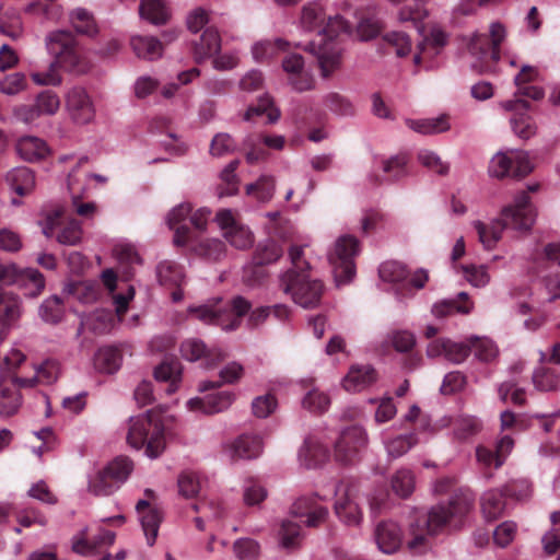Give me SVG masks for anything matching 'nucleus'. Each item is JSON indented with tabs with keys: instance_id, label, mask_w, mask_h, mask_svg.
Returning a JSON list of instances; mask_svg holds the SVG:
<instances>
[{
	"instance_id": "29",
	"label": "nucleus",
	"mask_w": 560,
	"mask_h": 560,
	"mask_svg": "<svg viewBox=\"0 0 560 560\" xmlns=\"http://www.w3.org/2000/svg\"><path fill=\"white\" fill-rule=\"evenodd\" d=\"M88 527H84L72 538V550L81 556L90 557L97 553V550L110 546L115 541V534L110 530H101L93 542L86 538Z\"/></svg>"
},
{
	"instance_id": "39",
	"label": "nucleus",
	"mask_w": 560,
	"mask_h": 560,
	"mask_svg": "<svg viewBox=\"0 0 560 560\" xmlns=\"http://www.w3.org/2000/svg\"><path fill=\"white\" fill-rule=\"evenodd\" d=\"M130 46L136 56L144 60H156L163 55V45L154 36L135 35L130 38Z\"/></svg>"
},
{
	"instance_id": "48",
	"label": "nucleus",
	"mask_w": 560,
	"mask_h": 560,
	"mask_svg": "<svg viewBox=\"0 0 560 560\" xmlns=\"http://www.w3.org/2000/svg\"><path fill=\"white\" fill-rule=\"evenodd\" d=\"M470 352L481 362L490 363L499 357L497 343L488 337L471 336L469 338Z\"/></svg>"
},
{
	"instance_id": "49",
	"label": "nucleus",
	"mask_w": 560,
	"mask_h": 560,
	"mask_svg": "<svg viewBox=\"0 0 560 560\" xmlns=\"http://www.w3.org/2000/svg\"><path fill=\"white\" fill-rule=\"evenodd\" d=\"M457 271L474 288H486L491 281L487 265L466 264L457 267Z\"/></svg>"
},
{
	"instance_id": "28",
	"label": "nucleus",
	"mask_w": 560,
	"mask_h": 560,
	"mask_svg": "<svg viewBox=\"0 0 560 560\" xmlns=\"http://www.w3.org/2000/svg\"><path fill=\"white\" fill-rule=\"evenodd\" d=\"M446 43V33L440 27H433L430 31V34L424 37L423 42L418 45V51L413 55L415 66L420 67L427 61H432Z\"/></svg>"
},
{
	"instance_id": "31",
	"label": "nucleus",
	"mask_w": 560,
	"mask_h": 560,
	"mask_svg": "<svg viewBox=\"0 0 560 560\" xmlns=\"http://www.w3.org/2000/svg\"><path fill=\"white\" fill-rule=\"evenodd\" d=\"M378 276L384 283L392 285L397 299L400 300L402 288L407 287L406 280L409 276L406 266L396 260L384 261L378 268Z\"/></svg>"
},
{
	"instance_id": "12",
	"label": "nucleus",
	"mask_w": 560,
	"mask_h": 560,
	"mask_svg": "<svg viewBox=\"0 0 560 560\" xmlns=\"http://www.w3.org/2000/svg\"><path fill=\"white\" fill-rule=\"evenodd\" d=\"M334 511L338 520L348 527H359L363 521L362 498L358 488L340 482L335 488Z\"/></svg>"
},
{
	"instance_id": "44",
	"label": "nucleus",
	"mask_w": 560,
	"mask_h": 560,
	"mask_svg": "<svg viewBox=\"0 0 560 560\" xmlns=\"http://www.w3.org/2000/svg\"><path fill=\"white\" fill-rule=\"evenodd\" d=\"M289 43L282 38L261 39L253 44L250 48L252 57L256 62H266L284 51Z\"/></svg>"
},
{
	"instance_id": "33",
	"label": "nucleus",
	"mask_w": 560,
	"mask_h": 560,
	"mask_svg": "<svg viewBox=\"0 0 560 560\" xmlns=\"http://www.w3.org/2000/svg\"><path fill=\"white\" fill-rule=\"evenodd\" d=\"M183 366L177 360H165L154 370V378L166 384L165 392L172 395L182 384Z\"/></svg>"
},
{
	"instance_id": "11",
	"label": "nucleus",
	"mask_w": 560,
	"mask_h": 560,
	"mask_svg": "<svg viewBox=\"0 0 560 560\" xmlns=\"http://www.w3.org/2000/svg\"><path fill=\"white\" fill-rule=\"evenodd\" d=\"M535 168L534 162L527 151L506 149L497 152L489 162L488 172L493 178L505 177L524 178Z\"/></svg>"
},
{
	"instance_id": "47",
	"label": "nucleus",
	"mask_w": 560,
	"mask_h": 560,
	"mask_svg": "<svg viewBox=\"0 0 560 560\" xmlns=\"http://www.w3.org/2000/svg\"><path fill=\"white\" fill-rule=\"evenodd\" d=\"M94 365L101 373L113 374L121 366V355L113 347L101 348L94 355Z\"/></svg>"
},
{
	"instance_id": "52",
	"label": "nucleus",
	"mask_w": 560,
	"mask_h": 560,
	"mask_svg": "<svg viewBox=\"0 0 560 560\" xmlns=\"http://www.w3.org/2000/svg\"><path fill=\"white\" fill-rule=\"evenodd\" d=\"M30 78L37 86H59L62 83V74L57 68V63L52 61L44 70L31 66Z\"/></svg>"
},
{
	"instance_id": "22",
	"label": "nucleus",
	"mask_w": 560,
	"mask_h": 560,
	"mask_svg": "<svg viewBox=\"0 0 560 560\" xmlns=\"http://www.w3.org/2000/svg\"><path fill=\"white\" fill-rule=\"evenodd\" d=\"M32 370L34 373L31 377L14 376V382L21 387H34L37 384H52L59 376L60 365L58 361L47 359L40 364H34Z\"/></svg>"
},
{
	"instance_id": "23",
	"label": "nucleus",
	"mask_w": 560,
	"mask_h": 560,
	"mask_svg": "<svg viewBox=\"0 0 560 560\" xmlns=\"http://www.w3.org/2000/svg\"><path fill=\"white\" fill-rule=\"evenodd\" d=\"M101 279L105 288L113 294V303L117 316L120 318L128 311L129 303L133 300L136 291L133 285L126 284L118 293H114L117 287V275L113 269H105Z\"/></svg>"
},
{
	"instance_id": "32",
	"label": "nucleus",
	"mask_w": 560,
	"mask_h": 560,
	"mask_svg": "<svg viewBox=\"0 0 560 560\" xmlns=\"http://www.w3.org/2000/svg\"><path fill=\"white\" fill-rule=\"evenodd\" d=\"M300 385L305 392L301 398V406L304 410L313 415H323L328 411L331 398L327 392L316 386L308 387L306 381H301Z\"/></svg>"
},
{
	"instance_id": "62",
	"label": "nucleus",
	"mask_w": 560,
	"mask_h": 560,
	"mask_svg": "<svg viewBox=\"0 0 560 560\" xmlns=\"http://www.w3.org/2000/svg\"><path fill=\"white\" fill-rule=\"evenodd\" d=\"M243 501L247 506H256L264 502L268 495L265 486L255 479H246L242 487Z\"/></svg>"
},
{
	"instance_id": "2",
	"label": "nucleus",
	"mask_w": 560,
	"mask_h": 560,
	"mask_svg": "<svg viewBox=\"0 0 560 560\" xmlns=\"http://www.w3.org/2000/svg\"><path fill=\"white\" fill-rule=\"evenodd\" d=\"M0 283L18 285L30 298L37 296L45 288V279L37 269H20L14 264L0 262ZM22 313L20 296L0 289V343L18 327Z\"/></svg>"
},
{
	"instance_id": "50",
	"label": "nucleus",
	"mask_w": 560,
	"mask_h": 560,
	"mask_svg": "<svg viewBox=\"0 0 560 560\" xmlns=\"http://www.w3.org/2000/svg\"><path fill=\"white\" fill-rule=\"evenodd\" d=\"M505 509L503 493L499 490L486 491L481 497V511L486 520L499 518Z\"/></svg>"
},
{
	"instance_id": "30",
	"label": "nucleus",
	"mask_w": 560,
	"mask_h": 560,
	"mask_svg": "<svg viewBox=\"0 0 560 560\" xmlns=\"http://www.w3.org/2000/svg\"><path fill=\"white\" fill-rule=\"evenodd\" d=\"M474 310V302L467 292H459L454 299H443L432 305L431 312L436 318H443L455 313L467 315Z\"/></svg>"
},
{
	"instance_id": "63",
	"label": "nucleus",
	"mask_w": 560,
	"mask_h": 560,
	"mask_svg": "<svg viewBox=\"0 0 560 560\" xmlns=\"http://www.w3.org/2000/svg\"><path fill=\"white\" fill-rule=\"evenodd\" d=\"M63 306L61 299L57 295H52L46 299L39 306V317L49 324H57L63 316Z\"/></svg>"
},
{
	"instance_id": "25",
	"label": "nucleus",
	"mask_w": 560,
	"mask_h": 560,
	"mask_svg": "<svg viewBox=\"0 0 560 560\" xmlns=\"http://www.w3.org/2000/svg\"><path fill=\"white\" fill-rule=\"evenodd\" d=\"M374 539L380 551L386 555H392L401 546V528L395 522H382L375 528Z\"/></svg>"
},
{
	"instance_id": "17",
	"label": "nucleus",
	"mask_w": 560,
	"mask_h": 560,
	"mask_svg": "<svg viewBox=\"0 0 560 560\" xmlns=\"http://www.w3.org/2000/svg\"><path fill=\"white\" fill-rule=\"evenodd\" d=\"M180 353L187 361H201L206 369H212L225 357V353L220 348H208L207 345L198 338L184 340L180 346Z\"/></svg>"
},
{
	"instance_id": "43",
	"label": "nucleus",
	"mask_w": 560,
	"mask_h": 560,
	"mask_svg": "<svg viewBox=\"0 0 560 560\" xmlns=\"http://www.w3.org/2000/svg\"><path fill=\"white\" fill-rule=\"evenodd\" d=\"M140 18L154 25L165 24L171 18L170 7L163 0H141Z\"/></svg>"
},
{
	"instance_id": "40",
	"label": "nucleus",
	"mask_w": 560,
	"mask_h": 560,
	"mask_svg": "<svg viewBox=\"0 0 560 560\" xmlns=\"http://www.w3.org/2000/svg\"><path fill=\"white\" fill-rule=\"evenodd\" d=\"M5 180L11 190L20 197L28 195L35 187V175L25 166L10 170L5 175Z\"/></svg>"
},
{
	"instance_id": "55",
	"label": "nucleus",
	"mask_w": 560,
	"mask_h": 560,
	"mask_svg": "<svg viewBox=\"0 0 560 560\" xmlns=\"http://www.w3.org/2000/svg\"><path fill=\"white\" fill-rule=\"evenodd\" d=\"M533 383L540 392L560 389V373L551 368L540 366L533 373Z\"/></svg>"
},
{
	"instance_id": "54",
	"label": "nucleus",
	"mask_w": 560,
	"mask_h": 560,
	"mask_svg": "<svg viewBox=\"0 0 560 560\" xmlns=\"http://www.w3.org/2000/svg\"><path fill=\"white\" fill-rule=\"evenodd\" d=\"M113 254L121 266H126L128 269L125 271L127 278L132 276L133 265L141 264V258L137 252L135 245L129 242L120 241L114 246Z\"/></svg>"
},
{
	"instance_id": "36",
	"label": "nucleus",
	"mask_w": 560,
	"mask_h": 560,
	"mask_svg": "<svg viewBox=\"0 0 560 560\" xmlns=\"http://www.w3.org/2000/svg\"><path fill=\"white\" fill-rule=\"evenodd\" d=\"M16 152L21 159L27 162H36L49 154V148L45 140L38 137L24 136L16 142Z\"/></svg>"
},
{
	"instance_id": "10",
	"label": "nucleus",
	"mask_w": 560,
	"mask_h": 560,
	"mask_svg": "<svg viewBox=\"0 0 560 560\" xmlns=\"http://www.w3.org/2000/svg\"><path fill=\"white\" fill-rule=\"evenodd\" d=\"M360 253V243L352 235H341L328 253L334 278L338 287L348 284L355 276L354 258Z\"/></svg>"
},
{
	"instance_id": "60",
	"label": "nucleus",
	"mask_w": 560,
	"mask_h": 560,
	"mask_svg": "<svg viewBox=\"0 0 560 560\" xmlns=\"http://www.w3.org/2000/svg\"><path fill=\"white\" fill-rule=\"evenodd\" d=\"M393 491L401 497H409L413 490L416 485L415 475L410 469L401 468L398 469L392 477L390 480Z\"/></svg>"
},
{
	"instance_id": "19",
	"label": "nucleus",
	"mask_w": 560,
	"mask_h": 560,
	"mask_svg": "<svg viewBox=\"0 0 560 560\" xmlns=\"http://www.w3.org/2000/svg\"><path fill=\"white\" fill-rule=\"evenodd\" d=\"M470 353L469 338L467 341H454L451 339H435L427 347L430 358H443L454 364L463 363Z\"/></svg>"
},
{
	"instance_id": "20",
	"label": "nucleus",
	"mask_w": 560,
	"mask_h": 560,
	"mask_svg": "<svg viewBox=\"0 0 560 560\" xmlns=\"http://www.w3.org/2000/svg\"><path fill=\"white\" fill-rule=\"evenodd\" d=\"M299 462L305 468H316L329 458V448L316 434L307 436L299 450Z\"/></svg>"
},
{
	"instance_id": "4",
	"label": "nucleus",
	"mask_w": 560,
	"mask_h": 560,
	"mask_svg": "<svg viewBox=\"0 0 560 560\" xmlns=\"http://www.w3.org/2000/svg\"><path fill=\"white\" fill-rule=\"evenodd\" d=\"M474 505V495L469 491H459L455 493L448 505L438 504L433 506L423 525L425 529H420V524L412 526L411 539L408 541V548L415 553L424 552L429 546V537L435 535L444 526L456 524L462 517L467 515Z\"/></svg>"
},
{
	"instance_id": "45",
	"label": "nucleus",
	"mask_w": 560,
	"mask_h": 560,
	"mask_svg": "<svg viewBox=\"0 0 560 560\" xmlns=\"http://www.w3.org/2000/svg\"><path fill=\"white\" fill-rule=\"evenodd\" d=\"M244 374V368L236 361L229 362L219 372L220 382L203 381L198 385V390L205 393L211 388L218 387L221 384H234L238 382Z\"/></svg>"
},
{
	"instance_id": "51",
	"label": "nucleus",
	"mask_w": 560,
	"mask_h": 560,
	"mask_svg": "<svg viewBox=\"0 0 560 560\" xmlns=\"http://www.w3.org/2000/svg\"><path fill=\"white\" fill-rule=\"evenodd\" d=\"M276 180L271 175H261L255 183L248 184L245 188L246 195L259 202H268L275 194Z\"/></svg>"
},
{
	"instance_id": "16",
	"label": "nucleus",
	"mask_w": 560,
	"mask_h": 560,
	"mask_svg": "<svg viewBox=\"0 0 560 560\" xmlns=\"http://www.w3.org/2000/svg\"><path fill=\"white\" fill-rule=\"evenodd\" d=\"M66 108L71 120L77 125H86L95 117V107L86 90L73 86L66 93Z\"/></svg>"
},
{
	"instance_id": "38",
	"label": "nucleus",
	"mask_w": 560,
	"mask_h": 560,
	"mask_svg": "<svg viewBox=\"0 0 560 560\" xmlns=\"http://www.w3.org/2000/svg\"><path fill=\"white\" fill-rule=\"evenodd\" d=\"M52 62L57 63L59 70L75 74L84 73L89 69V61L80 44L55 58Z\"/></svg>"
},
{
	"instance_id": "61",
	"label": "nucleus",
	"mask_w": 560,
	"mask_h": 560,
	"mask_svg": "<svg viewBox=\"0 0 560 560\" xmlns=\"http://www.w3.org/2000/svg\"><path fill=\"white\" fill-rule=\"evenodd\" d=\"M156 275L162 284L180 285L185 275L183 268L174 261L165 260L159 264Z\"/></svg>"
},
{
	"instance_id": "7",
	"label": "nucleus",
	"mask_w": 560,
	"mask_h": 560,
	"mask_svg": "<svg viewBox=\"0 0 560 560\" xmlns=\"http://www.w3.org/2000/svg\"><path fill=\"white\" fill-rule=\"evenodd\" d=\"M491 49L488 48V37L485 34L474 33L465 38L467 54L470 58V68L478 73H487L495 70V63L500 60V46L506 37V28L500 22L491 23L489 27Z\"/></svg>"
},
{
	"instance_id": "13",
	"label": "nucleus",
	"mask_w": 560,
	"mask_h": 560,
	"mask_svg": "<svg viewBox=\"0 0 560 560\" xmlns=\"http://www.w3.org/2000/svg\"><path fill=\"white\" fill-rule=\"evenodd\" d=\"M368 441L366 431L360 425L342 430L335 444L336 459L343 464H353L358 460L361 450L366 447Z\"/></svg>"
},
{
	"instance_id": "14",
	"label": "nucleus",
	"mask_w": 560,
	"mask_h": 560,
	"mask_svg": "<svg viewBox=\"0 0 560 560\" xmlns=\"http://www.w3.org/2000/svg\"><path fill=\"white\" fill-rule=\"evenodd\" d=\"M60 108V98L51 90L39 92L32 105H22L15 110V116L25 124H31L40 116H54Z\"/></svg>"
},
{
	"instance_id": "21",
	"label": "nucleus",
	"mask_w": 560,
	"mask_h": 560,
	"mask_svg": "<svg viewBox=\"0 0 560 560\" xmlns=\"http://www.w3.org/2000/svg\"><path fill=\"white\" fill-rule=\"evenodd\" d=\"M190 214L191 206L189 203L177 205L167 213L166 223L174 231L173 243L176 246L188 245L191 241L194 232L184 224Z\"/></svg>"
},
{
	"instance_id": "41",
	"label": "nucleus",
	"mask_w": 560,
	"mask_h": 560,
	"mask_svg": "<svg viewBox=\"0 0 560 560\" xmlns=\"http://www.w3.org/2000/svg\"><path fill=\"white\" fill-rule=\"evenodd\" d=\"M221 49V37L218 30L208 27L195 45L194 56L197 62L214 57Z\"/></svg>"
},
{
	"instance_id": "27",
	"label": "nucleus",
	"mask_w": 560,
	"mask_h": 560,
	"mask_svg": "<svg viewBox=\"0 0 560 560\" xmlns=\"http://www.w3.org/2000/svg\"><path fill=\"white\" fill-rule=\"evenodd\" d=\"M376 381V372L370 364H353L341 381V386L349 393L361 392Z\"/></svg>"
},
{
	"instance_id": "6",
	"label": "nucleus",
	"mask_w": 560,
	"mask_h": 560,
	"mask_svg": "<svg viewBox=\"0 0 560 560\" xmlns=\"http://www.w3.org/2000/svg\"><path fill=\"white\" fill-rule=\"evenodd\" d=\"M127 444L137 451L143 450L150 459L159 458L166 448L163 415L151 409L144 413L131 416L125 423Z\"/></svg>"
},
{
	"instance_id": "37",
	"label": "nucleus",
	"mask_w": 560,
	"mask_h": 560,
	"mask_svg": "<svg viewBox=\"0 0 560 560\" xmlns=\"http://www.w3.org/2000/svg\"><path fill=\"white\" fill-rule=\"evenodd\" d=\"M186 246L198 256L212 261H217L225 255L223 242L218 238H202L195 233L191 235L190 243Z\"/></svg>"
},
{
	"instance_id": "46",
	"label": "nucleus",
	"mask_w": 560,
	"mask_h": 560,
	"mask_svg": "<svg viewBox=\"0 0 560 560\" xmlns=\"http://www.w3.org/2000/svg\"><path fill=\"white\" fill-rule=\"evenodd\" d=\"M69 23L71 24L75 33L80 35L94 37L98 33V28L94 21V18L88 10L83 8H77L70 11Z\"/></svg>"
},
{
	"instance_id": "8",
	"label": "nucleus",
	"mask_w": 560,
	"mask_h": 560,
	"mask_svg": "<svg viewBox=\"0 0 560 560\" xmlns=\"http://www.w3.org/2000/svg\"><path fill=\"white\" fill-rule=\"evenodd\" d=\"M250 310V303L242 296H235L229 303L219 299L199 306H189V314L205 324L220 326L223 330H234L242 317Z\"/></svg>"
},
{
	"instance_id": "5",
	"label": "nucleus",
	"mask_w": 560,
	"mask_h": 560,
	"mask_svg": "<svg viewBox=\"0 0 560 560\" xmlns=\"http://www.w3.org/2000/svg\"><path fill=\"white\" fill-rule=\"evenodd\" d=\"M303 246L293 245L289 249L292 269L279 277L280 289L290 294L292 301L303 308H314L320 303L324 284L320 280L312 278L305 272L308 262L302 259Z\"/></svg>"
},
{
	"instance_id": "9",
	"label": "nucleus",
	"mask_w": 560,
	"mask_h": 560,
	"mask_svg": "<svg viewBox=\"0 0 560 560\" xmlns=\"http://www.w3.org/2000/svg\"><path fill=\"white\" fill-rule=\"evenodd\" d=\"M133 470V462L117 456L89 476L88 490L95 495H109L124 485Z\"/></svg>"
},
{
	"instance_id": "18",
	"label": "nucleus",
	"mask_w": 560,
	"mask_h": 560,
	"mask_svg": "<svg viewBox=\"0 0 560 560\" xmlns=\"http://www.w3.org/2000/svg\"><path fill=\"white\" fill-rule=\"evenodd\" d=\"M262 450L264 441L257 433L242 434L223 445L224 454L232 460L257 458Z\"/></svg>"
},
{
	"instance_id": "34",
	"label": "nucleus",
	"mask_w": 560,
	"mask_h": 560,
	"mask_svg": "<svg viewBox=\"0 0 560 560\" xmlns=\"http://www.w3.org/2000/svg\"><path fill=\"white\" fill-rule=\"evenodd\" d=\"M21 387L14 382L0 377V417H10L18 412L22 405V396L18 390Z\"/></svg>"
},
{
	"instance_id": "35",
	"label": "nucleus",
	"mask_w": 560,
	"mask_h": 560,
	"mask_svg": "<svg viewBox=\"0 0 560 560\" xmlns=\"http://www.w3.org/2000/svg\"><path fill=\"white\" fill-rule=\"evenodd\" d=\"M45 48L54 59L80 44L74 34L67 30H54L46 34Z\"/></svg>"
},
{
	"instance_id": "57",
	"label": "nucleus",
	"mask_w": 560,
	"mask_h": 560,
	"mask_svg": "<svg viewBox=\"0 0 560 560\" xmlns=\"http://www.w3.org/2000/svg\"><path fill=\"white\" fill-rule=\"evenodd\" d=\"M66 291L82 304H92L100 296L98 285L93 281H80L69 284Z\"/></svg>"
},
{
	"instance_id": "53",
	"label": "nucleus",
	"mask_w": 560,
	"mask_h": 560,
	"mask_svg": "<svg viewBox=\"0 0 560 560\" xmlns=\"http://www.w3.org/2000/svg\"><path fill=\"white\" fill-rule=\"evenodd\" d=\"M113 315L106 310H96L95 312L81 316V325L77 331L79 337L84 327L95 332H104L112 327Z\"/></svg>"
},
{
	"instance_id": "56",
	"label": "nucleus",
	"mask_w": 560,
	"mask_h": 560,
	"mask_svg": "<svg viewBox=\"0 0 560 560\" xmlns=\"http://www.w3.org/2000/svg\"><path fill=\"white\" fill-rule=\"evenodd\" d=\"M408 163L409 155L407 153H398L389 158H383L380 161L382 171L394 180H398L408 174Z\"/></svg>"
},
{
	"instance_id": "15",
	"label": "nucleus",
	"mask_w": 560,
	"mask_h": 560,
	"mask_svg": "<svg viewBox=\"0 0 560 560\" xmlns=\"http://www.w3.org/2000/svg\"><path fill=\"white\" fill-rule=\"evenodd\" d=\"M499 106L505 112H510L513 116L510 119L512 130L522 139H529L536 133V125L528 114L529 104L520 98L514 97L511 100L500 102Z\"/></svg>"
},
{
	"instance_id": "58",
	"label": "nucleus",
	"mask_w": 560,
	"mask_h": 560,
	"mask_svg": "<svg viewBox=\"0 0 560 560\" xmlns=\"http://www.w3.org/2000/svg\"><path fill=\"white\" fill-rule=\"evenodd\" d=\"M282 247L275 240H265L255 250L254 262L259 266L272 264L282 256Z\"/></svg>"
},
{
	"instance_id": "3",
	"label": "nucleus",
	"mask_w": 560,
	"mask_h": 560,
	"mask_svg": "<svg viewBox=\"0 0 560 560\" xmlns=\"http://www.w3.org/2000/svg\"><path fill=\"white\" fill-rule=\"evenodd\" d=\"M535 217L528 194L521 191L514 197L512 203L501 210V218L492 219L489 222L475 220L471 225L476 230L478 241L483 249L493 250L502 240L503 232L508 226L521 232L528 231L535 222Z\"/></svg>"
},
{
	"instance_id": "42",
	"label": "nucleus",
	"mask_w": 560,
	"mask_h": 560,
	"mask_svg": "<svg viewBox=\"0 0 560 560\" xmlns=\"http://www.w3.org/2000/svg\"><path fill=\"white\" fill-rule=\"evenodd\" d=\"M405 124L409 129L420 135L442 133L451 129L446 115L420 119L407 118Z\"/></svg>"
},
{
	"instance_id": "1",
	"label": "nucleus",
	"mask_w": 560,
	"mask_h": 560,
	"mask_svg": "<svg viewBox=\"0 0 560 560\" xmlns=\"http://www.w3.org/2000/svg\"><path fill=\"white\" fill-rule=\"evenodd\" d=\"M300 27L304 32H317L316 39L308 44L307 49L317 57L322 77H329L340 66L341 48L337 37L348 34L351 24L339 15H328L324 4L314 1L303 7Z\"/></svg>"
},
{
	"instance_id": "24",
	"label": "nucleus",
	"mask_w": 560,
	"mask_h": 560,
	"mask_svg": "<svg viewBox=\"0 0 560 560\" xmlns=\"http://www.w3.org/2000/svg\"><path fill=\"white\" fill-rule=\"evenodd\" d=\"M514 313L518 316L526 317L523 322V327L528 331H537L551 319V313L547 302L537 308L526 301H521L515 304Z\"/></svg>"
},
{
	"instance_id": "64",
	"label": "nucleus",
	"mask_w": 560,
	"mask_h": 560,
	"mask_svg": "<svg viewBox=\"0 0 560 560\" xmlns=\"http://www.w3.org/2000/svg\"><path fill=\"white\" fill-rule=\"evenodd\" d=\"M28 81L27 77L23 72H13L7 74L0 81V92L8 96H14L22 92L27 91Z\"/></svg>"
},
{
	"instance_id": "26",
	"label": "nucleus",
	"mask_w": 560,
	"mask_h": 560,
	"mask_svg": "<svg viewBox=\"0 0 560 560\" xmlns=\"http://www.w3.org/2000/svg\"><path fill=\"white\" fill-rule=\"evenodd\" d=\"M136 510L147 542L149 546H152L158 537L160 523L162 521L161 511L156 506H153L148 500H139Z\"/></svg>"
},
{
	"instance_id": "59",
	"label": "nucleus",
	"mask_w": 560,
	"mask_h": 560,
	"mask_svg": "<svg viewBox=\"0 0 560 560\" xmlns=\"http://www.w3.org/2000/svg\"><path fill=\"white\" fill-rule=\"evenodd\" d=\"M383 442L388 456L397 458L406 454L417 443V438L416 434L409 433L389 440L386 432H383Z\"/></svg>"
}]
</instances>
